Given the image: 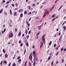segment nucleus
Returning <instances> with one entry per match:
<instances>
[{"instance_id": "f257e3e1", "label": "nucleus", "mask_w": 66, "mask_h": 66, "mask_svg": "<svg viewBox=\"0 0 66 66\" xmlns=\"http://www.w3.org/2000/svg\"><path fill=\"white\" fill-rule=\"evenodd\" d=\"M49 12L48 11H46L44 13V14L43 16V17H45L46 16V15H47V14L48 15H49Z\"/></svg>"}, {"instance_id": "f03ea898", "label": "nucleus", "mask_w": 66, "mask_h": 66, "mask_svg": "<svg viewBox=\"0 0 66 66\" xmlns=\"http://www.w3.org/2000/svg\"><path fill=\"white\" fill-rule=\"evenodd\" d=\"M9 38H12L13 37V34L12 32H10L9 35Z\"/></svg>"}, {"instance_id": "7ed1b4c3", "label": "nucleus", "mask_w": 66, "mask_h": 66, "mask_svg": "<svg viewBox=\"0 0 66 66\" xmlns=\"http://www.w3.org/2000/svg\"><path fill=\"white\" fill-rule=\"evenodd\" d=\"M29 59L30 60H32V55H31V53L30 54Z\"/></svg>"}, {"instance_id": "20e7f679", "label": "nucleus", "mask_w": 66, "mask_h": 66, "mask_svg": "<svg viewBox=\"0 0 66 66\" xmlns=\"http://www.w3.org/2000/svg\"><path fill=\"white\" fill-rule=\"evenodd\" d=\"M34 59L36 60V61H37V56L36 55H35L34 56Z\"/></svg>"}, {"instance_id": "39448f33", "label": "nucleus", "mask_w": 66, "mask_h": 66, "mask_svg": "<svg viewBox=\"0 0 66 66\" xmlns=\"http://www.w3.org/2000/svg\"><path fill=\"white\" fill-rule=\"evenodd\" d=\"M62 62L61 63H64V59H61Z\"/></svg>"}, {"instance_id": "423d86ee", "label": "nucleus", "mask_w": 66, "mask_h": 66, "mask_svg": "<svg viewBox=\"0 0 66 66\" xmlns=\"http://www.w3.org/2000/svg\"><path fill=\"white\" fill-rule=\"evenodd\" d=\"M62 27L63 28L64 30H65L66 29V27L65 26H63Z\"/></svg>"}, {"instance_id": "0eeeda50", "label": "nucleus", "mask_w": 66, "mask_h": 66, "mask_svg": "<svg viewBox=\"0 0 66 66\" xmlns=\"http://www.w3.org/2000/svg\"><path fill=\"white\" fill-rule=\"evenodd\" d=\"M16 64L15 62H13V65H12V66H16Z\"/></svg>"}, {"instance_id": "6e6552de", "label": "nucleus", "mask_w": 66, "mask_h": 66, "mask_svg": "<svg viewBox=\"0 0 66 66\" xmlns=\"http://www.w3.org/2000/svg\"><path fill=\"white\" fill-rule=\"evenodd\" d=\"M43 43H41V45L40 47V48H42V47H43Z\"/></svg>"}, {"instance_id": "1a4fd4ad", "label": "nucleus", "mask_w": 66, "mask_h": 66, "mask_svg": "<svg viewBox=\"0 0 66 66\" xmlns=\"http://www.w3.org/2000/svg\"><path fill=\"white\" fill-rule=\"evenodd\" d=\"M32 53L34 55L35 54H36V53H35V51H34L32 52Z\"/></svg>"}, {"instance_id": "9d476101", "label": "nucleus", "mask_w": 66, "mask_h": 66, "mask_svg": "<svg viewBox=\"0 0 66 66\" xmlns=\"http://www.w3.org/2000/svg\"><path fill=\"white\" fill-rule=\"evenodd\" d=\"M16 15H17V12H15L14 13V16H15Z\"/></svg>"}, {"instance_id": "9b49d317", "label": "nucleus", "mask_w": 66, "mask_h": 66, "mask_svg": "<svg viewBox=\"0 0 66 66\" xmlns=\"http://www.w3.org/2000/svg\"><path fill=\"white\" fill-rule=\"evenodd\" d=\"M5 58H7V53L5 55Z\"/></svg>"}, {"instance_id": "f8f14e48", "label": "nucleus", "mask_w": 66, "mask_h": 66, "mask_svg": "<svg viewBox=\"0 0 66 66\" xmlns=\"http://www.w3.org/2000/svg\"><path fill=\"white\" fill-rule=\"evenodd\" d=\"M10 3V1H8L6 3V4H9Z\"/></svg>"}, {"instance_id": "ddd939ff", "label": "nucleus", "mask_w": 66, "mask_h": 66, "mask_svg": "<svg viewBox=\"0 0 66 66\" xmlns=\"http://www.w3.org/2000/svg\"><path fill=\"white\" fill-rule=\"evenodd\" d=\"M10 15H12V10H11V9L10 10Z\"/></svg>"}, {"instance_id": "4468645a", "label": "nucleus", "mask_w": 66, "mask_h": 66, "mask_svg": "<svg viewBox=\"0 0 66 66\" xmlns=\"http://www.w3.org/2000/svg\"><path fill=\"white\" fill-rule=\"evenodd\" d=\"M24 14L25 15V14H27V11H24Z\"/></svg>"}, {"instance_id": "2eb2a0df", "label": "nucleus", "mask_w": 66, "mask_h": 66, "mask_svg": "<svg viewBox=\"0 0 66 66\" xmlns=\"http://www.w3.org/2000/svg\"><path fill=\"white\" fill-rule=\"evenodd\" d=\"M20 17H23V14L22 13H21L20 14Z\"/></svg>"}, {"instance_id": "dca6fc26", "label": "nucleus", "mask_w": 66, "mask_h": 66, "mask_svg": "<svg viewBox=\"0 0 66 66\" xmlns=\"http://www.w3.org/2000/svg\"><path fill=\"white\" fill-rule=\"evenodd\" d=\"M28 66H31V64L30 62H29Z\"/></svg>"}, {"instance_id": "f3484780", "label": "nucleus", "mask_w": 66, "mask_h": 66, "mask_svg": "<svg viewBox=\"0 0 66 66\" xmlns=\"http://www.w3.org/2000/svg\"><path fill=\"white\" fill-rule=\"evenodd\" d=\"M51 17L52 18H54V17H55V15L54 14L53 15H52Z\"/></svg>"}, {"instance_id": "a211bd4d", "label": "nucleus", "mask_w": 66, "mask_h": 66, "mask_svg": "<svg viewBox=\"0 0 66 66\" xmlns=\"http://www.w3.org/2000/svg\"><path fill=\"white\" fill-rule=\"evenodd\" d=\"M59 52L58 51L56 53H55V55L56 56H57V55H58V54H59Z\"/></svg>"}, {"instance_id": "6ab92c4d", "label": "nucleus", "mask_w": 66, "mask_h": 66, "mask_svg": "<svg viewBox=\"0 0 66 66\" xmlns=\"http://www.w3.org/2000/svg\"><path fill=\"white\" fill-rule=\"evenodd\" d=\"M54 62V61H52V62L51 63V65L52 66H53V63Z\"/></svg>"}, {"instance_id": "aec40b11", "label": "nucleus", "mask_w": 66, "mask_h": 66, "mask_svg": "<svg viewBox=\"0 0 66 66\" xmlns=\"http://www.w3.org/2000/svg\"><path fill=\"white\" fill-rule=\"evenodd\" d=\"M21 32H20L18 34V36H19L21 35Z\"/></svg>"}, {"instance_id": "412c9836", "label": "nucleus", "mask_w": 66, "mask_h": 66, "mask_svg": "<svg viewBox=\"0 0 66 66\" xmlns=\"http://www.w3.org/2000/svg\"><path fill=\"white\" fill-rule=\"evenodd\" d=\"M3 11V9H2L0 10V14H1V13Z\"/></svg>"}, {"instance_id": "4be33fe9", "label": "nucleus", "mask_w": 66, "mask_h": 66, "mask_svg": "<svg viewBox=\"0 0 66 66\" xmlns=\"http://www.w3.org/2000/svg\"><path fill=\"white\" fill-rule=\"evenodd\" d=\"M51 44H52V41H51L49 43V45H51Z\"/></svg>"}, {"instance_id": "5701e85b", "label": "nucleus", "mask_w": 66, "mask_h": 66, "mask_svg": "<svg viewBox=\"0 0 66 66\" xmlns=\"http://www.w3.org/2000/svg\"><path fill=\"white\" fill-rule=\"evenodd\" d=\"M26 50L25 49L24 52V55H25V53H26Z\"/></svg>"}, {"instance_id": "b1692460", "label": "nucleus", "mask_w": 66, "mask_h": 66, "mask_svg": "<svg viewBox=\"0 0 66 66\" xmlns=\"http://www.w3.org/2000/svg\"><path fill=\"white\" fill-rule=\"evenodd\" d=\"M4 64H7V62H6V61H4Z\"/></svg>"}, {"instance_id": "393cba45", "label": "nucleus", "mask_w": 66, "mask_h": 66, "mask_svg": "<svg viewBox=\"0 0 66 66\" xmlns=\"http://www.w3.org/2000/svg\"><path fill=\"white\" fill-rule=\"evenodd\" d=\"M15 5L16 6H18V3H16L15 4Z\"/></svg>"}, {"instance_id": "a878e982", "label": "nucleus", "mask_w": 66, "mask_h": 66, "mask_svg": "<svg viewBox=\"0 0 66 66\" xmlns=\"http://www.w3.org/2000/svg\"><path fill=\"white\" fill-rule=\"evenodd\" d=\"M43 43H45V39L44 38H43Z\"/></svg>"}, {"instance_id": "bb28decb", "label": "nucleus", "mask_w": 66, "mask_h": 66, "mask_svg": "<svg viewBox=\"0 0 66 66\" xmlns=\"http://www.w3.org/2000/svg\"><path fill=\"white\" fill-rule=\"evenodd\" d=\"M31 14V12H29L28 13V15H30Z\"/></svg>"}, {"instance_id": "cd10ccee", "label": "nucleus", "mask_w": 66, "mask_h": 66, "mask_svg": "<svg viewBox=\"0 0 66 66\" xmlns=\"http://www.w3.org/2000/svg\"><path fill=\"white\" fill-rule=\"evenodd\" d=\"M51 58L50 56H49L48 58V60H50V59Z\"/></svg>"}, {"instance_id": "c85d7f7f", "label": "nucleus", "mask_w": 66, "mask_h": 66, "mask_svg": "<svg viewBox=\"0 0 66 66\" xmlns=\"http://www.w3.org/2000/svg\"><path fill=\"white\" fill-rule=\"evenodd\" d=\"M11 5H12V6H13V7H14V6H15V5L13 4H11Z\"/></svg>"}, {"instance_id": "c756f323", "label": "nucleus", "mask_w": 66, "mask_h": 66, "mask_svg": "<svg viewBox=\"0 0 66 66\" xmlns=\"http://www.w3.org/2000/svg\"><path fill=\"white\" fill-rule=\"evenodd\" d=\"M26 45L28 47V46H29V44H28V43H26Z\"/></svg>"}, {"instance_id": "7c9ffc66", "label": "nucleus", "mask_w": 66, "mask_h": 66, "mask_svg": "<svg viewBox=\"0 0 66 66\" xmlns=\"http://www.w3.org/2000/svg\"><path fill=\"white\" fill-rule=\"evenodd\" d=\"M63 50H64V48L62 47L61 48V51H62Z\"/></svg>"}, {"instance_id": "2f4dec72", "label": "nucleus", "mask_w": 66, "mask_h": 66, "mask_svg": "<svg viewBox=\"0 0 66 66\" xmlns=\"http://www.w3.org/2000/svg\"><path fill=\"white\" fill-rule=\"evenodd\" d=\"M8 6H9V5H6L5 6V8H7V7H8Z\"/></svg>"}, {"instance_id": "473e14b6", "label": "nucleus", "mask_w": 66, "mask_h": 66, "mask_svg": "<svg viewBox=\"0 0 66 66\" xmlns=\"http://www.w3.org/2000/svg\"><path fill=\"white\" fill-rule=\"evenodd\" d=\"M25 32L26 34H27V33H28V30H26L25 31Z\"/></svg>"}, {"instance_id": "72a5a7b5", "label": "nucleus", "mask_w": 66, "mask_h": 66, "mask_svg": "<svg viewBox=\"0 0 66 66\" xmlns=\"http://www.w3.org/2000/svg\"><path fill=\"white\" fill-rule=\"evenodd\" d=\"M35 13V11H34L33 12H32V15L33 14H34Z\"/></svg>"}, {"instance_id": "f704fd0d", "label": "nucleus", "mask_w": 66, "mask_h": 66, "mask_svg": "<svg viewBox=\"0 0 66 66\" xmlns=\"http://www.w3.org/2000/svg\"><path fill=\"white\" fill-rule=\"evenodd\" d=\"M30 6H28V9H29V10H30Z\"/></svg>"}, {"instance_id": "c9c22d12", "label": "nucleus", "mask_w": 66, "mask_h": 66, "mask_svg": "<svg viewBox=\"0 0 66 66\" xmlns=\"http://www.w3.org/2000/svg\"><path fill=\"white\" fill-rule=\"evenodd\" d=\"M54 9V6H53L52 7L51 9V10H52V9Z\"/></svg>"}, {"instance_id": "e433bc0d", "label": "nucleus", "mask_w": 66, "mask_h": 66, "mask_svg": "<svg viewBox=\"0 0 66 66\" xmlns=\"http://www.w3.org/2000/svg\"><path fill=\"white\" fill-rule=\"evenodd\" d=\"M31 30H30L29 32H28V34H30L31 33Z\"/></svg>"}, {"instance_id": "4c0bfd02", "label": "nucleus", "mask_w": 66, "mask_h": 66, "mask_svg": "<svg viewBox=\"0 0 66 66\" xmlns=\"http://www.w3.org/2000/svg\"><path fill=\"white\" fill-rule=\"evenodd\" d=\"M3 53H5V51L4 50V49H3Z\"/></svg>"}, {"instance_id": "58836bf2", "label": "nucleus", "mask_w": 66, "mask_h": 66, "mask_svg": "<svg viewBox=\"0 0 66 66\" xmlns=\"http://www.w3.org/2000/svg\"><path fill=\"white\" fill-rule=\"evenodd\" d=\"M62 40V39L61 38H60L59 39V41L60 42H61Z\"/></svg>"}, {"instance_id": "ea45409f", "label": "nucleus", "mask_w": 66, "mask_h": 66, "mask_svg": "<svg viewBox=\"0 0 66 66\" xmlns=\"http://www.w3.org/2000/svg\"><path fill=\"white\" fill-rule=\"evenodd\" d=\"M58 63H59V61H56V64H57Z\"/></svg>"}, {"instance_id": "a19ab883", "label": "nucleus", "mask_w": 66, "mask_h": 66, "mask_svg": "<svg viewBox=\"0 0 66 66\" xmlns=\"http://www.w3.org/2000/svg\"><path fill=\"white\" fill-rule=\"evenodd\" d=\"M3 62V61H2L0 63V65H2Z\"/></svg>"}, {"instance_id": "79ce46f5", "label": "nucleus", "mask_w": 66, "mask_h": 66, "mask_svg": "<svg viewBox=\"0 0 66 66\" xmlns=\"http://www.w3.org/2000/svg\"><path fill=\"white\" fill-rule=\"evenodd\" d=\"M55 49L57 50H58V49H59V47H56V48H55Z\"/></svg>"}, {"instance_id": "37998d69", "label": "nucleus", "mask_w": 66, "mask_h": 66, "mask_svg": "<svg viewBox=\"0 0 66 66\" xmlns=\"http://www.w3.org/2000/svg\"><path fill=\"white\" fill-rule=\"evenodd\" d=\"M19 44H21V40H20L19 42Z\"/></svg>"}, {"instance_id": "c03bdc74", "label": "nucleus", "mask_w": 66, "mask_h": 66, "mask_svg": "<svg viewBox=\"0 0 66 66\" xmlns=\"http://www.w3.org/2000/svg\"><path fill=\"white\" fill-rule=\"evenodd\" d=\"M3 3H5V0H3Z\"/></svg>"}, {"instance_id": "a18cd8bd", "label": "nucleus", "mask_w": 66, "mask_h": 66, "mask_svg": "<svg viewBox=\"0 0 66 66\" xmlns=\"http://www.w3.org/2000/svg\"><path fill=\"white\" fill-rule=\"evenodd\" d=\"M20 58V56H19L18 57V58H17V59L18 60H19Z\"/></svg>"}, {"instance_id": "49530a36", "label": "nucleus", "mask_w": 66, "mask_h": 66, "mask_svg": "<svg viewBox=\"0 0 66 66\" xmlns=\"http://www.w3.org/2000/svg\"><path fill=\"white\" fill-rule=\"evenodd\" d=\"M21 60L20 59L18 60V62H21Z\"/></svg>"}, {"instance_id": "de8ad7c7", "label": "nucleus", "mask_w": 66, "mask_h": 66, "mask_svg": "<svg viewBox=\"0 0 66 66\" xmlns=\"http://www.w3.org/2000/svg\"><path fill=\"white\" fill-rule=\"evenodd\" d=\"M65 12H66V10H65V9L64 10L63 12H64V13H65Z\"/></svg>"}, {"instance_id": "09e8293b", "label": "nucleus", "mask_w": 66, "mask_h": 66, "mask_svg": "<svg viewBox=\"0 0 66 66\" xmlns=\"http://www.w3.org/2000/svg\"><path fill=\"white\" fill-rule=\"evenodd\" d=\"M11 62H10L8 66H10L11 65Z\"/></svg>"}, {"instance_id": "8fccbe9b", "label": "nucleus", "mask_w": 66, "mask_h": 66, "mask_svg": "<svg viewBox=\"0 0 66 66\" xmlns=\"http://www.w3.org/2000/svg\"><path fill=\"white\" fill-rule=\"evenodd\" d=\"M29 35H27L26 36V38H29Z\"/></svg>"}, {"instance_id": "3c124183", "label": "nucleus", "mask_w": 66, "mask_h": 66, "mask_svg": "<svg viewBox=\"0 0 66 66\" xmlns=\"http://www.w3.org/2000/svg\"><path fill=\"white\" fill-rule=\"evenodd\" d=\"M39 32H38V33L36 34V36L38 35H39Z\"/></svg>"}, {"instance_id": "603ef678", "label": "nucleus", "mask_w": 66, "mask_h": 66, "mask_svg": "<svg viewBox=\"0 0 66 66\" xmlns=\"http://www.w3.org/2000/svg\"><path fill=\"white\" fill-rule=\"evenodd\" d=\"M22 46H23V44H21V45H20V47H22Z\"/></svg>"}, {"instance_id": "864d4df0", "label": "nucleus", "mask_w": 66, "mask_h": 66, "mask_svg": "<svg viewBox=\"0 0 66 66\" xmlns=\"http://www.w3.org/2000/svg\"><path fill=\"white\" fill-rule=\"evenodd\" d=\"M27 25L28 26V27H30V24H27Z\"/></svg>"}, {"instance_id": "5fc2aeb1", "label": "nucleus", "mask_w": 66, "mask_h": 66, "mask_svg": "<svg viewBox=\"0 0 66 66\" xmlns=\"http://www.w3.org/2000/svg\"><path fill=\"white\" fill-rule=\"evenodd\" d=\"M56 46V44H55L54 45V47H55Z\"/></svg>"}, {"instance_id": "6e6d98bb", "label": "nucleus", "mask_w": 66, "mask_h": 66, "mask_svg": "<svg viewBox=\"0 0 66 66\" xmlns=\"http://www.w3.org/2000/svg\"><path fill=\"white\" fill-rule=\"evenodd\" d=\"M15 32H17V29L16 28H15Z\"/></svg>"}, {"instance_id": "4d7b16f0", "label": "nucleus", "mask_w": 66, "mask_h": 66, "mask_svg": "<svg viewBox=\"0 0 66 66\" xmlns=\"http://www.w3.org/2000/svg\"><path fill=\"white\" fill-rule=\"evenodd\" d=\"M55 18H53L52 20L53 21H54V20H55Z\"/></svg>"}, {"instance_id": "13d9d810", "label": "nucleus", "mask_w": 66, "mask_h": 66, "mask_svg": "<svg viewBox=\"0 0 66 66\" xmlns=\"http://www.w3.org/2000/svg\"><path fill=\"white\" fill-rule=\"evenodd\" d=\"M5 31H6V29H4V32H5Z\"/></svg>"}, {"instance_id": "bf43d9fd", "label": "nucleus", "mask_w": 66, "mask_h": 66, "mask_svg": "<svg viewBox=\"0 0 66 66\" xmlns=\"http://www.w3.org/2000/svg\"><path fill=\"white\" fill-rule=\"evenodd\" d=\"M4 31H2V34H3V33H4Z\"/></svg>"}, {"instance_id": "052dcab7", "label": "nucleus", "mask_w": 66, "mask_h": 66, "mask_svg": "<svg viewBox=\"0 0 66 66\" xmlns=\"http://www.w3.org/2000/svg\"><path fill=\"white\" fill-rule=\"evenodd\" d=\"M35 62H34L33 63V65L35 66Z\"/></svg>"}, {"instance_id": "680f3d73", "label": "nucleus", "mask_w": 66, "mask_h": 66, "mask_svg": "<svg viewBox=\"0 0 66 66\" xmlns=\"http://www.w3.org/2000/svg\"><path fill=\"white\" fill-rule=\"evenodd\" d=\"M22 11V9H21L19 10V12H20V11Z\"/></svg>"}, {"instance_id": "e2e57ef3", "label": "nucleus", "mask_w": 66, "mask_h": 66, "mask_svg": "<svg viewBox=\"0 0 66 66\" xmlns=\"http://www.w3.org/2000/svg\"><path fill=\"white\" fill-rule=\"evenodd\" d=\"M45 36V35H43V37H42V38H44Z\"/></svg>"}, {"instance_id": "0e129e2a", "label": "nucleus", "mask_w": 66, "mask_h": 66, "mask_svg": "<svg viewBox=\"0 0 66 66\" xmlns=\"http://www.w3.org/2000/svg\"><path fill=\"white\" fill-rule=\"evenodd\" d=\"M42 7H43V5H42L40 6V9H42Z\"/></svg>"}, {"instance_id": "69168bd1", "label": "nucleus", "mask_w": 66, "mask_h": 66, "mask_svg": "<svg viewBox=\"0 0 66 66\" xmlns=\"http://www.w3.org/2000/svg\"><path fill=\"white\" fill-rule=\"evenodd\" d=\"M64 51H66V48H65L64 49Z\"/></svg>"}, {"instance_id": "338daca9", "label": "nucleus", "mask_w": 66, "mask_h": 66, "mask_svg": "<svg viewBox=\"0 0 66 66\" xmlns=\"http://www.w3.org/2000/svg\"><path fill=\"white\" fill-rule=\"evenodd\" d=\"M36 18H37V19H39V18L38 17H36Z\"/></svg>"}, {"instance_id": "774afa93", "label": "nucleus", "mask_w": 66, "mask_h": 66, "mask_svg": "<svg viewBox=\"0 0 66 66\" xmlns=\"http://www.w3.org/2000/svg\"><path fill=\"white\" fill-rule=\"evenodd\" d=\"M66 21H65L63 22V23H64V24H65V23H66Z\"/></svg>"}]
</instances>
